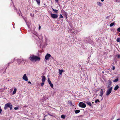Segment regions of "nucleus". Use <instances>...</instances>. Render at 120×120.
<instances>
[{"instance_id":"44","label":"nucleus","mask_w":120,"mask_h":120,"mask_svg":"<svg viewBox=\"0 0 120 120\" xmlns=\"http://www.w3.org/2000/svg\"><path fill=\"white\" fill-rule=\"evenodd\" d=\"M45 120V118H44V119H43V120Z\"/></svg>"},{"instance_id":"18","label":"nucleus","mask_w":120,"mask_h":120,"mask_svg":"<svg viewBox=\"0 0 120 120\" xmlns=\"http://www.w3.org/2000/svg\"><path fill=\"white\" fill-rule=\"evenodd\" d=\"M80 112V111L79 110H75V113L77 114L79 113Z\"/></svg>"},{"instance_id":"29","label":"nucleus","mask_w":120,"mask_h":120,"mask_svg":"<svg viewBox=\"0 0 120 120\" xmlns=\"http://www.w3.org/2000/svg\"><path fill=\"white\" fill-rule=\"evenodd\" d=\"M59 17L60 18H63V17L61 14H60Z\"/></svg>"},{"instance_id":"23","label":"nucleus","mask_w":120,"mask_h":120,"mask_svg":"<svg viewBox=\"0 0 120 120\" xmlns=\"http://www.w3.org/2000/svg\"><path fill=\"white\" fill-rule=\"evenodd\" d=\"M48 83H49V84H50V83H51L50 81V80H49V78L48 79Z\"/></svg>"},{"instance_id":"40","label":"nucleus","mask_w":120,"mask_h":120,"mask_svg":"<svg viewBox=\"0 0 120 120\" xmlns=\"http://www.w3.org/2000/svg\"><path fill=\"white\" fill-rule=\"evenodd\" d=\"M115 69V67H113L112 68V69L113 70H114Z\"/></svg>"},{"instance_id":"15","label":"nucleus","mask_w":120,"mask_h":120,"mask_svg":"<svg viewBox=\"0 0 120 120\" xmlns=\"http://www.w3.org/2000/svg\"><path fill=\"white\" fill-rule=\"evenodd\" d=\"M118 80V78L114 80H113V82H117Z\"/></svg>"},{"instance_id":"38","label":"nucleus","mask_w":120,"mask_h":120,"mask_svg":"<svg viewBox=\"0 0 120 120\" xmlns=\"http://www.w3.org/2000/svg\"><path fill=\"white\" fill-rule=\"evenodd\" d=\"M28 83H30V84H31V82H30V81H29L28 82Z\"/></svg>"},{"instance_id":"7","label":"nucleus","mask_w":120,"mask_h":120,"mask_svg":"<svg viewBox=\"0 0 120 120\" xmlns=\"http://www.w3.org/2000/svg\"><path fill=\"white\" fill-rule=\"evenodd\" d=\"M10 104V103H8L6 104L4 108V109H6L8 108L9 107Z\"/></svg>"},{"instance_id":"22","label":"nucleus","mask_w":120,"mask_h":120,"mask_svg":"<svg viewBox=\"0 0 120 120\" xmlns=\"http://www.w3.org/2000/svg\"><path fill=\"white\" fill-rule=\"evenodd\" d=\"M61 118L63 119H64L65 118V116L64 115H62L61 116Z\"/></svg>"},{"instance_id":"39","label":"nucleus","mask_w":120,"mask_h":120,"mask_svg":"<svg viewBox=\"0 0 120 120\" xmlns=\"http://www.w3.org/2000/svg\"><path fill=\"white\" fill-rule=\"evenodd\" d=\"M12 89H10V91L11 92L12 91Z\"/></svg>"},{"instance_id":"37","label":"nucleus","mask_w":120,"mask_h":120,"mask_svg":"<svg viewBox=\"0 0 120 120\" xmlns=\"http://www.w3.org/2000/svg\"><path fill=\"white\" fill-rule=\"evenodd\" d=\"M39 30H40L41 29V26H39Z\"/></svg>"},{"instance_id":"25","label":"nucleus","mask_w":120,"mask_h":120,"mask_svg":"<svg viewBox=\"0 0 120 120\" xmlns=\"http://www.w3.org/2000/svg\"><path fill=\"white\" fill-rule=\"evenodd\" d=\"M50 85V86H51V87L52 88H53V84L52 83H50V84H49Z\"/></svg>"},{"instance_id":"5","label":"nucleus","mask_w":120,"mask_h":120,"mask_svg":"<svg viewBox=\"0 0 120 120\" xmlns=\"http://www.w3.org/2000/svg\"><path fill=\"white\" fill-rule=\"evenodd\" d=\"M22 79L26 81H27L28 80V78L26 74L24 75L22 77Z\"/></svg>"},{"instance_id":"16","label":"nucleus","mask_w":120,"mask_h":120,"mask_svg":"<svg viewBox=\"0 0 120 120\" xmlns=\"http://www.w3.org/2000/svg\"><path fill=\"white\" fill-rule=\"evenodd\" d=\"M119 88V86L118 85H116L115 87L114 90H116Z\"/></svg>"},{"instance_id":"36","label":"nucleus","mask_w":120,"mask_h":120,"mask_svg":"<svg viewBox=\"0 0 120 120\" xmlns=\"http://www.w3.org/2000/svg\"><path fill=\"white\" fill-rule=\"evenodd\" d=\"M55 2L58 3V0H55Z\"/></svg>"},{"instance_id":"41","label":"nucleus","mask_w":120,"mask_h":120,"mask_svg":"<svg viewBox=\"0 0 120 120\" xmlns=\"http://www.w3.org/2000/svg\"><path fill=\"white\" fill-rule=\"evenodd\" d=\"M104 0H101V1L102 2H103L104 1Z\"/></svg>"},{"instance_id":"12","label":"nucleus","mask_w":120,"mask_h":120,"mask_svg":"<svg viewBox=\"0 0 120 120\" xmlns=\"http://www.w3.org/2000/svg\"><path fill=\"white\" fill-rule=\"evenodd\" d=\"M24 61V60L23 59H22L21 60H18V64H20L22 61Z\"/></svg>"},{"instance_id":"8","label":"nucleus","mask_w":120,"mask_h":120,"mask_svg":"<svg viewBox=\"0 0 120 120\" xmlns=\"http://www.w3.org/2000/svg\"><path fill=\"white\" fill-rule=\"evenodd\" d=\"M59 74L60 75H61L62 72H64V71L62 70H60V69H59Z\"/></svg>"},{"instance_id":"32","label":"nucleus","mask_w":120,"mask_h":120,"mask_svg":"<svg viewBox=\"0 0 120 120\" xmlns=\"http://www.w3.org/2000/svg\"><path fill=\"white\" fill-rule=\"evenodd\" d=\"M18 109V108L17 107H15L14 108V109L15 110H17Z\"/></svg>"},{"instance_id":"43","label":"nucleus","mask_w":120,"mask_h":120,"mask_svg":"<svg viewBox=\"0 0 120 120\" xmlns=\"http://www.w3.org/2000/svg\"><path fill=\"white\" fill-rule=\"evenodd\" d=\"M33 15H32V14H31V16H33Z\"/></svg>"},{"instance_id":"28","label":"nucleus","mask_w":120,"mask_h":120,"mask_svg":"<svg viewBox=\"0 0 120 120\" xmlns=\"http://www.w3.org/2000/svg\"><path fill=\"white\" fill-rule=\"evenodd\" d=\"M44 82H42L41 84V86H43L44 84Z\"/></svg>"},{"instance_id":"9","label":"nucleus","mask_w":120,"mask_h":120,"mask_svg":"<svg viewBox=\"0 0 120 120\" xmlns=\"http://www.w3.org/2000/svg\"><path fill=\"white\" fill-rule=\"evenodd\" d=\"M41 77L42 78V82H45V80L46 78H45L44 76H42Z\"/></svg>"},{"instance_id":"14","label":"nucleus","mask_w":120,"mask_h":120,"mask_svg":"<svg viewBox=\"0 0 120 120\" xmlns=\"http://www.w3.org/2000/svg\"><path fill=\"white\" fill-rule=\"evenodd\" d=\"M16 91L17 89L16 88H15L12 93V95H14L16 93Z\"/></svg>"},{"instance_id":"46","label":"nucleus","mask_w":120,"mask_h":120,"mask_svg":"<svg viewBox=\"0 0 120 120\" xmlns=\"http://www.w3.org/2000/svg\"><path fill=\"white\" fill-rule=\"evenodd\" d=\"M46 116V115L45 116H44V117H45Z\"/></svg>"},{"instance_id":"13","label":"nucleus","mask_w":120,"mask_h":120,"mask_svg":"<svg viewBox=\"0 0 120 120\" xmlns=\"http://www.w3.org/2000/svg\"><path fill=\"white\" fill-rule=\"evenodd\" d=\"M62 13L64 15V16L65 17H66V18H67V13L66 12H65L64 11L62 12Z\"/></svg>"},{"instance_id":"4","label":"nucleus","mask_w":120,"mask_h":120,"mask_svg":"<svg viewBox=\"0 0 120 120\" xmlns=\"http://www.w3.org/2000/svg\"><path fill=\"white\" fill-rule=\"evenodd\" d=\"M51 16L53 19L57 18L58 17V16L56 14H54L52 13H51L50 14Z\"/></svg>"},{"instance_id":"34","label":"nucleus","mask_w":120,"mask_h":120,"mask_svg":"<svg viewBox=\"0 0 120 120\" xmlns=\"http://www.w3.org/2000/svg\"><path fill=\"white\" fill-rule=\"evenodd\" d=\"M109 84H111V83H112L109 80Z\"/></svg>"},{"instance_id":"2","label":"nucleus","mask_w":120,"mask_h":120,"mask_svg":"<svg viewBox=\"0 0 120 120\" xmlns=\"http://www.w3.org/2000/svg\"><path fill=\"white\" fill-rule=\"evenodd\" d=\"M112 87H111L109 88L106 91V95L108 96L109 95L111 92L112 90Z\"/></svg>"},{"instance_id":"6","label":"nucleus","mask_w":120,"mask_h":120,"mask_svg":"<svg viewBox=\"0 0 120 120\" xmlns=\"http://www.w3.org/2000/svg\"><path fill=\"white\" fill-rule=\"evenodd\" d=\"M51 56V55L49 53L47 54L45 56V59L46 60H48Z\"/></svg>"},{"instance_id":"3","label":"nucleus","mask_w":120,"mask_h":120,"mask_svg":"<svg viewBox=\"0 0 120 120\" xmlns=\"http://www.w3.org/2000/svg\"><path fill=\"white\" fill-rule=\"evenodd\" d=\"M79 105L80 107L83 108H85L86 106V104L82 102H80L79 103Z\"/></svg>"},{"instance_id":"35","label":"nucleus","mask_w":120,"mask_h":120,"mask_svg":"<svg viewBox=\"0 0 120 120\" xmlns=\"http://www.w3.org/2000/svg\"><path fill=\"white\" fill-rule=\"evenodd\" d=\"M2 111V109H1V107L0 106V113Z\"/></svg>"},{"instance_id":"1","label":"nucleus","mask_w":120,"mask_h":120,"mask_svg":"<svg viewBox=\"0 0 120 120\" xmlns=\"http://www.w3.org/2000/svg\"><path fill=\"white\" fill-rule=\"evenodd\" d=\"M29 58L30 61L33 62H35L37 61H39L41 59L40 57L34 55H30Z\"/></svg>"},{"instance_id":"24","label":"nucleus","mask_w":120,"mask_h":120,"mask_svg":"<svg viewBox=\"0 0 120 120\" xmlns=\"http://www.w3.org/2000/svg\"><path fill=\"white\" fill-rule=\"evenodd\" d=\"M116 41L117 42H120V38H119L117 39Z\"/></svg>"},{"instance_id":"42","label":"nucleus","mask_w":120,"mask_h":120,"mask_svg":"<svg viewBox=\"0 0 120 120\" xmlns=\"http://www.w3.org/2000/svg\"><path fill=\"white\" fill-rule=\"evenodd\" d=\"M116 120H120V119L119 118V119H117Z\"/></svg>"},{"instance_id":"31","label":"nucleus","mask_w":120,"mask_h":120,"mask_svg":"<svg viewBox=\"0 0 120 120\" xmlns=\"http://www.w3.org/2000/svg\"><path fill=\"white\" fill-rule=\"evenodd\" d=\"M117 30L118 31L120 32V27L118 28L117 29Z\"/></svg>"},{"instance_id":"19","label":"nucleus","mask_w":120,"mask_h":120,"mask_svg":"<svg viewBox=\"0 0 120 120\" xmlns=\"http://www.w3.org/2000/svg\"><path fill=\"white\" fill-rule=\"evenodd\" d=\"M9 107L10 108V110L12 109V105L11 103L10 104Z\"/></svg>"},{"instance_id":"45","label":"nucleus","mask_w":120,"mask_h":120,"mask_svg":"<svg viewBox=\"0 0 120 120\" xmlns=\"http://www.w3.org/2000/svg\"><path fill=\"white\" fill-rule=\"evenodd\" d=\"M102 72V73H104V72L103 71Z\"/></svg>"},{"instance_id":"30","label":"nucleus","mask_w":120,"mask_h":120,"mask_svg":"<svg viewBox=\"0 0 120 120\" xmlns=\"http://www.w3.org/2000/svg\"><path fill=\"white\" fill-rule=\"evenodd\" d=\"M116 56L118 58H119L120 57V55H117Z\"/></svg>"},{"instance_id":"26","label":"nucleus","mask_w":120,"mask_h":120,"mask_svg":"<svg viewBox=\"0 0 120 120\" xmlns=\"http://www.w3.org/2000/svg\"><path fill=\"white\" fill-rule=\"evenodd\" d=\"M53 9V11L55 12L56 13H57V11H58V10H55V9Z\"/></svg>"},{"instance_id":"20","label":"nucleus","mask_w":120,"mask_h":120,"mask_svg":"<svg viewBox=\"0 0 120 120\" xmlns=\"http://www.w3.org/2000/svg\"><path fill=\"white\" fill-rule=\"evenodd\" d=\"M36 1L38 4L39 5L40 4V0H36Z\"/></svg>"},{"instance_id":"21","label":"nucleus","mask_w":120,"mask_h":120,"mask_svg":"<svg viewBox=\"0 0 120 120\" xmlns=\"http://www.w3.org/2000/svg\"><path fill=\"white\" fill-rule=\"evenodd\" d=\"M114 24V22H112L111 23L110 25V26L111 27Z\"/></svg>"},{"instance_id":"33","label":"nucleus","mask_w":120,"mask_h":120,"mask_svg":"<svg viewBox=\"0 0 120 120\" xmlns=\"http://www.w3.org/2000/svg\"><path fill=\"white\" fill-rule=\"evenodd\" d=\"M34 34L36 35L37 36H38V34L37 33H34Z\"/></svg>"},{"instance_id":"17","label":"nucleus","mask_w":120,"mask_h":120,"mask_svg":"<svg viewBox=\"0 0 120 120\" xmlns=\"http://www.w3.org/2000/svg\"><path fill=\"white\" fill-rule=\"evenodd\" d=\"M86 103L89 105H90V106H91L92 105L91 103L89 101L87 102Z\"/></svg>"},{"instance_id":"11","label":"nucleus","mask_w":120,"mask_h":120,"mask_svg":"<svg viewBox=\"0 0 120 120\" xmlns=\"http://www.w3.org/2000/svg\"><path fill=\"white\" fill-rule=\"evenodd\" d=\"M97 5L101 7L102 5V4L100 2H97Z\"/></svg>"},{"instance_id":"27","label":"nucleus","mask_w":120,"mask_h":120,"mask_svg":"<svg viewBox=\"0 0 120 120\" xmlns=\"http://www.w3.org/2000/svg\"><path fill=\"white\" fill-rule=\"evenodd\" d=\"M99 101L98 99H97V100H96L95 101V103H97L98 102H99Z\"/></svg>"},{"instance_id":"10","label":"nucleus","mask_w":120,"mask_h":120,"mask_svg":"<svg viewBox=\"0 0 120 120\" xmlns=\"http://www.w3.org/2000/svg\"><path fill=\"white\" fill-rule=\"evenodd\" d=\"M103 93V91L102 90V89H101L100 91V94L99 95L101 96L102 97V96Z\"/></svg>"}]
</instances>
